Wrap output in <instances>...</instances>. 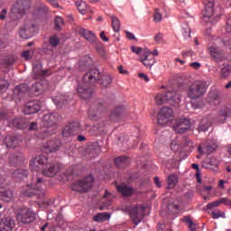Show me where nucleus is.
Here are the masks:
<instances>
[{
    "label": "nucleus",
    "instance_id": "obj_1",
    "mask_svg": "<svg viewBox=\"0 0 231 231\" xmlns=\"http://www.w3.org/2000/svg\"><path fill=\"white\" fill-rule=\"evenodd\" d=\"M155 102L157 106L163 104H170L171 106H178L181 102V95L176 90H169L165 95L158 94L155 96Z\"/></svg>",
    "mask_w": 231,
    "mask_h": 231
},
{
    "label": "nucleus",
    "instance_id": "obj_2",
    "mask_svg": "<svg viewBox=\"0 0 231 231\" xmlns=\"http://www.w3.org/2000/svg\"><path fill=\"white\" fill-rule=\"evenodd\" d=\"M16 220L21 225H30V223H33L37 218L35 212L32 210L30 208H18L14 211Z\"/></svg>",
    "mask_w": 231,
    "mask_h": 231
},
{
    "label": "nucleus",
    "instance_id": "obj_3",
    "mask_svg": "<svg viewBox=\"0 0 231 231\" xmlns=\"http://www.w3.org/2000/svg\"><path fill=\"white\" fill-rule=\"evenodd\" d=\"M207 93V83L205 81L197 80L193 82L188 88V97L190 100H198V98H201Z\"/></svg>",
    "mask_w": 231,
    "mask_h": 231
},
{
    "label": "nucleus",
    "instance_id": "obj_4",
    "mask_svg": "<svg viewBox=\"0 0 231 231\" xmlns=\"http://www.w3.org/2000/svg\"><path fill=\"white\" fill-rule=\"evenodd\" d=\"M44 180L41 178L36 180V184H30L26 186V189L23 190L24 196L27 198H32V196H37L39 199L44 198Z\"/></svg>",
    "mask_w": 231,
    "mask_h": 231
},
{
    "label": "nucleus",
    "instance_id": "obj_5",
    "mask_svg": "<svg viewBox=\"0 0 231 231\" xmlns=\"http://www.w3.org/2000/svg\"><path fill=\"white\" fill-rule=\"evenodd\" d=\"M94 181L95 178L89 175L73 182L70 188L74 192H88L93 187Z\"/></svg>",
    "mask_w": 231,
    "mask_h": 231
},
{
    "label": "nucleus",
    "instance_id": "obj_6",
    "mask_svg": "<svg viewBox=\"0 0 231 231\" xmlns=\"http://www.w3.org/2000/svg\"><path fill=\"white\" fill-rule=\"evenodd\" d=\"M204 3V12L202 14V19L205 23H211V24H215L216 19L217 16L216 13H214V0H203Z\"/></svg>",
    "mask_w": 231,
    "mask_h": 231
},
{
    "label": "nucleus",
    "instance_id": "obj_7",
    "mask_svg": "<svg viewBox=\"0 0 231 231\" xmlns=\"http://www.w3.org/2000/svg\"><path fill=\"white\" fill-rule=\"evenodd\" d=\"M123 210L124 212H126V214L130 215V218L132 219L133 223H134V225H140V223H142L145 210L143 207L128 206Z\"/></svg>",
    "mask_w": 231,
    "mask_h": 231
},
{
    "label": "nucleus",
    "instance_id": "obj_8",
    "mask_svg": "<svg viewBox=\"0 0 231 231\" xmlns=\"http://www.w3.org/2000/svg\"><path fill=\"white\" fill-rule=\"evenodd\" d=\"M42 123L46 130L43 131L46 134H54L57 131V118L53 114H46L43 116Z\"/></svg>",
    "mask_w": 231,
    "mask_h": 231
},
{
    "label": "nucleus",
    "instance_id": "obj_9",
    "mask_svg": "<svg viewBox=\"0 0 231 231\" xmlns=\"http://www.w3.org/2000/svg\"><path fill=\"white\" fill-rule=\"evenodd\" d=\"M49 159L45 155H38L30 162L31 171H35L36 172L43 171L48 166Z\"/></svg>",
    "mask_w": 231,
    "mask_h": 231
},
{
    "label": "nucleus",
    "instance_id": "obj_10",
    "mask_svg": "<svg viewBox=\"0 0 231 231\" xmlns=\"http://www.w3.org/2000/svg\"><path fill=\"white\" fill-rule=\"evenodd\" d=\"M37 32V27L33 22H27L20 27L19 35L22 39H30Z\"/></svg>",
    "mask_w": 231,
    "mask_h": 231
},
{
    "label": "nucleus",
    "instance_id": "obj_11",
    "mask_svg": "<svg viewBox=\"0 0 231 231\" xmlns=\"http://www.w3.org/2000/svg\"><path fill=\"white\" fill-rule=\"evenodd\" d=\"M190 119L189 118H180L175 121L173 125V130L180 134H183L190 130Z\"/></svg>",
    "mask_w": 231,
    "mask_h": 231
},
{
    "label": "nucleus",
    "instance_id": "obj_12",
    "mask_svg": "<svg viewBox=\"0 0 231 231\" xmlns=\"http://www.w3.org/2000/svg\"><path fill=\"white\" fill-rule=\"evenodd\" d=\"M79 133H80V123L72 122L63 128L62 136L69 138L71 136H75V134H79Z\"/></svg>",
    "mask_w": 231,
    "mask_h": 231
},
{
    "label": "nucleus",
    "instance_id": "obj_13",
    "mask_svg": "<svg viewBox=\"0 0 231 231\" xmlns=\"http://www.w3.org/2000/svg\"><path fill=\"white\" fill-rule=\"evenodd\" d=\"M174 115V110L169 106L162 107L158 115L157 122L159 125H165L168 122L171 116Z\"/></svg>",
    "mask_w": 231,
    "mask_h": 231
},
{
    "label": "nucleus",
    "instance_id": "obj_14",
    "mask_svg": "<svg viewBox=\"0 0 231 231\" xmlns=\"http://www.w3.org/2000/svg\"><path fill=\"white\" fill-rule=\"evenodd\" d=\"M98 79H100V71L94 69L85 74L83 77V83L91 86L93 84H97V82H98Z\"/></svg>",
    "mask_w": 231,
    "mask_h": 231
},
{
    "label": "nucleus",
    "instance_id": "obj_15",
    "mask_svg": "<svg viewBox=\"0 0 231 231\" xmlns=\"http://www.w3.org/2000/svg\"><path fill=\"white\" fill-rule=\"evenodd\" d=\"M62 169V164L56 162L54 164H51L50 166H47L42 171V174L44 176H47L48 178H53V176H57L59 174V171Z\"/></svg>",
    "mask_w": 231,
    "mask_h": 231
},
{
    "label": "nucleus",
    "instance_id": "obj_16",
    "mask_svg": "<svg viewBox=\"0 0 231 231\" xmlns=\"http://www.w3.org/2000/svg\"><path fill=\"white\" fill-rule=\"evenodd\" d=\"M28 10H30V0H18L13 7L14 14H26Z\"/></svg>",
    "mask_w": 231,
    "mask_h": 231
},
{
    "label": "nucleus",
    "instance_id": "obj_17",
    "mask_svg": "<svg viewBox=\"0 0 231 231\" xmlns=\"http://www.w3.org/2000/svg\"><path fill=\"white\" fill-rule=\"evenodd\" d=\"M102 111H106V105L102 103H96L88 110V116L91 120H97V116H100Z\"/></svg>",
    "mask_w": 231,
    "mask_h": 231
},
{
    "label": "nucleus",
    "instance_id": "obj_18",
    "mask_svg": "<svg viewBox=\"0 0 231 231\" xmlns=\"http://www.w3.org/2000/svg\"><path fill=\"white\" fill-rule=\"evenodd\" d=\"M15 220L12 217H5L0 221V231H13Z\"/></svg>",
    "mask_w": 231,
    "mask_h": 231
},
{
    "label": "nucleus",
    "instance_id": "obj_19",
    "mask_svg": "<svg viewBox=\"0 0 231 231\" xmlns=\"http://www.w3.org/2000/svg\"><path fill=\"white\" fill-rule=\"evenodd\" d=\"M41 111V104L37 101H30L23 107L24 115H35Z\"/></svg>",
    "mask_w": 231,
    "mask_h": 231
},
{
    "label": "nucleus",
    "instance_id": "obj_20",
    "mask_svg": "<svg viewBox=\"0 0 231 231\" xmlns=\"http://www.w3.org/2000/svg\"><path fill=\"white\" fill-rule=\"evenodd\" d=\"M208 51L216 62H220V60H223L224 53L223 50H221L219 46L213 44L208 48Z\"/></svg>",
    "mask_w": 231,
    "mask_h": 231
},
{
    "label": "nucleus",
    "instance_id": "obj_21",
    "mask_svg": "<svg viewBox=\"0 0 231 231\" xmlns=\"http://www.w3.org/2000/svg\"><path fill=\"white\" fill-rule=\"evenodd\" d=\"M213 122H214V117L212 116L209 115V116H204L199 125V127H198L199 133H205L208 131V127L212 125Z\"/></svg>",
    "mask_w": 231,
    "mask_h": 231
},
{
    "label": "nucleus",
    "instance_id": "obj_22",
    "mask_svg": "<svg viewBox=\"0 0 231 231\" xmlns=\"http://www.w3.org/2000/svg\"><path fill=\"white\" fill-rule=\"evenodd\" d=\"M206 100L209 106H217L221 103V93L217 90H212L208 93Z\"/></svg>",
    "mask_w": 231,
    "mask_h": 231
},
{
    "label": "nucleus",
    "instance_id": "obj_23",
    "mask_svg": "<svg viewBox=\"0 0 231 231\" xmlns=\"http://www.w3.org/2000/svg\"><path fill=\"white\" fill-rule=\"evenodd\" d=\"M79 33L83 37V39H86V41L90 42V44H95V42H97V35H95V32L92 31L79 28Z\"/></svg>",
    "mask_w": 231,
    "mask_h": 231
},
{
    "label": "nucleus",
    "instance_id": "obj_24",
    "mask_svg": "<svg viewBox=\"0 0 231 231\" xmlns=\"http://www.w3.org/2000/svg\"><path fill=\"white\" fill-rule=\"evenodd\" d=\"M217 149V143H212L208 140L206 143L204 144V150L203 147L199 146V154H212V152H215L216 150Z\"/></svg>",
    "mask_w": 231,
    "mask_h": 231
},
{
    "label": "nucleus",
    "instance_id": "obj_25",
    "mask_svg": "<svg viewBox=\"0 0 231 231\" xmlns=\"http://www.w3.org/2000/svg\"><path fill=\"white\" fill-rule=\"evenodd\" d=\"M78 93L80 98H83L84 100H88V98H91V97L93 96V88H86L82 85H79Z\"/></svg>",
    "mask_w": 231,
    "mask_h": 231
},
{
    "label": "nucleus",
    "instance_id": "obj_26",
    "mask_svg": "<svg viewBox=\"0 0 231 231\" xmlns=\"http://www.w3.org/2000/svg\"><path fill=\"white\" fill-rule=\"evenodd\" d=\"M140 62H142L145 68L152 69V66L156 64V59L149 58V55L144 53L143 56L140 58Z\"/></svg>",
    "mask_w": 231,
    "mask_h": 231
},
{
    "label": "nucleus",
    "instance_id": "obj_27",
    "mask_svg": "<svg viewBox=\"0 0 231 231\" xmlns=\"http://www.w3.org/2000/svg\"><path fill=\"white\" fill-rule=\"evenodd\" d=\"M13 125L17 129H26L30 125V120L26 118H15L13 120Z\"/></svg>",
    "mask_w": 231,
    "mask_h": 231
},
{
    "label": "nucleus",
    "instance_id": "obj_28",
    "mask_svg": "<svg viewBox=\"0 0 231 231\" xmlns=\"http://www.w3.org/2000/svg\"><path fill=\"white\" fill-rule=\"evenodd\" d=\"M0 199L2 201H14V191L12 189H2L0 191Z\"/></svg>",
    "mask_w": 231,
    "mask_h": 231
},
{
    "label": "nucleus",
    "instance_id": "obj_29",
    "mask_svg": "<svg viewBox=\"0 0 231 231\" xmlns=\"http://www.w3.org/2000/svg\"><path fill=\"white\" fill-rule=\"evenodd\" d=\"M117 189V191L122 195V196H125V197H127V196H133V193L134 192V189L125 184L124 185H119L116 187Z\"/></svg>",
    "mask_w": 231,
    "mask_h": 231
},
{
    "label": "nucleus",
    "instance_id": "obj_30",
    "mask_svg": "<svg viewBox=\"0 0 231 231\" xmlns=\"http://www.w3.org/2000/svg\"><path fill=\"white\" fill-rule=\"evenodd\" d=\"M9 160L10 165H12L13 167H21V165L24 163V158L21 154L12 155L9 157Z\"/></svg>",
    "mask_w": 231,
    "mask_h": 231
},
{
    "label": "nucleus",
    "instance_id": "obj_31",
    "mask_svg": "<svg viewBox=\"0 0 231 231\" xmlns=\"http://www.w3.org/2000/svg\"><path fill=\"white\" fill-rule=\"evenodd\" d=\"M30 87H28L27 84H21L14 88V95H16L17 97H23V95H26V93H28Z\"/></svg>",
    "mask_w": 231,
    "mask_h": 231
},
{
    "label": "nucleus",
    "instance_id": "obj_32",
    "mask_svg": "<svg viewBox=\"0 0 231 231\" xmlns=\"http://www.w3.org/2000/svg\"><path fill=\"white\" fill-rule=\"evenodd\" d=\"M130 162L131 160L129 159V157L120 156L116 159L115 163L116 167H117L118 169H124L127 167V165H129Z\"/></svg>",
    "mask_w": 231,
    "mask_h": 231
},
{
    "label": "nucleus",
    "instance_id": "obj_33",
    "mask_svg": "<svg viewBox=\"0 0 231 231\" xmlns=\"http://www.w3.org/2000/svg\"><path fill=\"white\" fill-rule=\"evenodd\" d=\"M230 116H231V109L228 107H226L219 112L217 122H219V124H223L227 118H230Z\"/></svg>",
    "mask_w": 231,
    "mask_h": 231
},
{
    "label": "nucleus",
    "instance_id": "obj_34",
    "mask_svg": "<svg viewBox=\"0 0 231 231\" xmlns=\"http://www.w3.org/2000/svg\"><path fill=\"white\" fill-rule=\"evenodd\" d=\"M124 111H125L124 106H117L111 113L110 118L112 120H118L122 116V115H124Z\"/></svg>",
    "mask_w": 231,
    "mask_h": 231
},
{
    "label": "nucleus",
    "instance_id": "obj_35",
    "mask_svg": "<svg viewBox=\"0 0 231 231\" xmlns=\"http://www.w3.org/2000/svg\"><path fill=\"white\" fill-rule=\"evenodd\" d=\"M76 6L79 14H81V15H86L88 12H91V10H89V7H88V4L85 1L81 0V1L76 2Z\"/></svg>",
    "mask_w": 231,
    "mask_h": 231
},
{
    "label": "nucleus",
    "instance_id": "obj_36",
    "mask_svg": "<svg viewBox=\"0 0 231 231\" xmlns=\"http://www.w3.org/2000/svg\"><path fill=\"white\" fill-rule=\"evenodd\" d=\"M113 83V78L109 75H103L101 76L99 84L102 88H109Z\"/></svg>",
    "mask_w": 231,
    "mask_h": 231
},
{
    "label": "nucleus",
    "instance_id": "obj_37",
    "mask_svg": "<svg viewBox=\"0 0 231 231\" xmlns=\"http://www.w3.org/2000/svg\"><path fill=\"white\" fill-rule=\"evenodd\" d=\"M111 218V215L106 212L98 213L93 217V221L97 223H104V221H108Z\"/></svg>",
    "mask_w": 231,
    "mask_h": 231
},
{
    "label": "nucleus",
    "instance_id": "obj_38",
    "mask_svg": "<svg viewBox=\"0 0 231 231\" xmlns=\"http://www.w3.org/2000/svg\"><path fill=\"white\" fill-rule=\"evenodd\" d=\"M32 77L35 80H39V79H42V65H35L32 66Z\"/></svg>",
    "mask_w": 231,
    "mask_h": 231
},
{
    "label": "nucleus",
    "instance_id": "obj_39",
    "mask_svg": "<svg viewBox=\"0 0 231 231\" xmlns=\"http://www.w3.org/2000/svg\"><path fill=\"white\" fill-rule=\"evenodd\" d=\"M43 89L44 88H42V81H41L33 84L31 88V91H32V94L34 95V97H39V95L42 93Z\"/></svg>",
    "mask_w": 231,
    "mask_h": 231
},
{
    "label": "nucleus",
    "instance_id": "obj_40",
    "mask_svg": "<svg viewBox=\"0 0 231 231\" xmlns=\"http://www.w3.org/2000/svg\"><path fill=\"white\" fill-rule=\"evenodd\" d=\"M45 149H49L50 152H56V151H59V147H60V141H51L47 146H44Z\"/></svg>",
    "mask_w": 231,
    "mask_h": 231
},
{
    "label": "nucleus",
    "instance_id": "obj_41",
    "mask_svg": "<svg viewBox=\"0 0 231 231\" xmlns=\"http://www.w3.org/2000/svg\"><path fill=\"white\" fill-rule=\"evenodd\" d=\"M178 185V175L171 174L168 177V187L167 189H174Z\"/></svg>",
    "mask_w": 231,
    "mask_h": 231
},
{
    "label": "nucleus",
    "instance_id": "obj_42",
    "mask_svg": "<svg viewBox=\"0 0 231 231\" xmlns=\"http://www.w3.org/2000/svg\"><path fill=\"white\" fill-rule=\"evenodd\" d=\"M15 142H17L16 138L10 135L5 140L7 149H15Z\"/></svg>",
    "mask_w": 231,
    "mask_h": 231
},
{
    "label": "nucleus",
    "instance_id": "obj_43",
    "mask_svg": "<svg viewBox=\"0 0 231 231\" xmlns=\"http://www.w3.org/2000/svg\"><path fill=\"white\" fill-rule=\"evenodd\" d=\"M111 19H112V28L114 32L118 33V32H120V20L115 15H112Z\"/></svg>",
    "mask_w": 231,
    "mask_h": 231
},
{
    "label": "nucleus",
    "instance_id": "obj_44",
    "mask_svg": "<svg viewBox=\"0 0 231 231\" xmlns=\"http://www.w3.org/2000/svg\"><path fill=\"white\" fill-rule=\"evenodd\" d=\"M64 26V20L61 17L58 16L54 20V28L57 32H60Z\"/></svg>",
    "mask_w": 231,
    "mask_h": 231
},
{
    "label": "nucleus",
    "instance_id": "obj_45",
    "mask_svg": "<svg viewBox=\"0 0 231 231\" xmlns=\"http://www.w3.org/2000/svg\"><path fill=\"white\" fill-rule=\"evenodd\" d=\"M231 73V66L230 64H225L224 67L221 69V77L222 79H226L228 75Z\"/></svg>",
    "mask_w": 231,
    "mask_h": 231
},
{
    "label": "nucleus",
    "instance_id": "obj_46",
    "mask_svg": "<svg viewBox=\"0 0 231 231\" xmlns=\"http://www.w3.org/2000/svg\"><path fill=\"white\" fill-rule=\"evenodd\" d=\"M14 178H19L20 180H23V178H26L28 176V171L26 170H16L14 172Z\"/></svg>",
    "mask_w": 231,
    "mask_h": 231
},
{
    "label": "nucleus",
    "instance_id": "obj_47",
    "mask_svg": "<svg viewBox=\"0 0 231 231\" xmlns=\"http://www.w3.org/2000/svg\"><path fill=\"white\" fill-rule=\"evenodd\" d=\"M190 27L189 26V23H185L183 26H182V30H181V32H182V35L184 37V39H189L190 37Z\"/></svg>",
    "mask_w": 231,
    "mask_h": 231
},
{
    "label": "nucleus",
    "instance_id": "obj_48",
    "mask_svg": "<svg viewBox=\"0 0 231 231\" xmlns=\"http://www.w3.org/2000/svg\"><path fill=\"white\" fill-rule=\"evenodd\" d=\"M49 43L51 44V46H52V48H57V46L60 44V40L59 39V36L53 35L51 36Z\"/></svg>",
    "mask_w": 231,
    "mask_h": 231
},
{
    "label": "nucleus",
    "instance_id": "obj_49",
    "mask_svg": "<svg viewBox=\"0 0 231 231\" xmlns=\"http://www.w3.org/2000/svg\"><path fill=\"white\" fill-rule=\"evenodd\" d=\"M8 86H10L8 80L0 78V94L6 91L8 89Z\"/></svg>",
    "mask_w": 231,
    "mask_h": 231
},
{
    "label": "nucleus",
    "instance_id": "obj_50",
    "mask_svg": "<svg viewBox=\"0 0 231 231\" xmlns=\"http://www.w3.org/2000/svg\"><path fill=\"white\" fill-rule=\"evenodd\" d=\"M211 216L213 219H219V217H225V212L216 209L215 211L211 212Z\"/></svg>",
    "mask_w": 231,
    "mask_h": 231
},
{
    "label": "nucleus",
    "instance_id": "obj_51",
    "mask_svg": "<svg viewBox=\"0 0 231 231\" xmlns=\"http://www.w3.org/2000/svg\"><path fill=\"white\" fill-rule=\"evenodd\" d=\"M162 15L160 9H155L153 14V21L154 23H162Z\"/></svg>",
    "mask_w": 231,
    "mask_h": 231
},
{
    "label": "nucleus",
    "instance_id": "obj_52",
    "mask_svg": "<svg viewBox=\"0 0 231 231\" xmlns=\"http://www.w3.org/2000/svg\"><path fill=\"white\" fill-rule=\"evenodd\" d=\"M183 220L188 223L189 231H196V224L189 217H184Z\"/></svg>",
    "mask_w": 231,
    "mask_h": 231
},
{
    "label": "nucleus",
    "instance_id": "obj_53",
    "mask_svg": "<svg viewBox=\"0 0 231 231\" xmlns=\"http://www.w3.org/2000/svg\"><path fill=\"white\" fill-rule=\"evenodd\" d=\"M4 64L5 66H14L15 64V57L10 56L5 58Z\"/></svg>",
    "mask_w": 231,
    "mask_h": 231
},
{
    "label": "nucleus",
    "instance_id": "obj_54",
    "mask_svg": "<svg viewBox=\"0 0 231 231\" xmlns=\"http://www.w3.org/2000/svg\"><path fill=\"white\" fill-rule=\"evenodd\" d=\"M81 62H85V66H91V64H93V60L89 56H85L83 60H81Z\"/></svg>",
    "mask_w": 231,
    "mask_h": 231
},
{
    "label": "nucleus",
    "instance_id": "obj_55",
    "mask_svg": "<svg viewBox=\"0 0 231 231\" xmlns=\"http://www.w3.org/2000/svg\"><path fill=\"white\" fill-rule=\"evenodd\" d=\"M29 131H37L39 125L37 124V122H30L29 121Z\"/></svg>",
    "mask_w": 231,
    "mask_h": 231
},
{
    "label": "nucleus",
    "instance_id": "obj_56",
    "mask_svg": "<svg viewBox=\"0 0 231 231\" xmlns=\"http://www.w3.org/2000/svg\"><path fill=\"white\" fill-rule=\"evenodd\" d=\"M6 14H8V10L6 9L0 10V21H5V19H6Z\"/></svg>",
    "mask_w": 231,
    "mask_h": 231
},
{
    "label": "nucleus",
    "instance_id": "obj_57",
    "mask_svg": "<svg viewBox=\"0 0 231 231\" xmlns=\"http://www.w3.org/2000/svg\"><path fill=\"white\" fill-rule=\"evenodd\" d=\"M131 50L133 53H135L136 55H140V53H142V47L132 46Z\"/></svg>",
    "mask_w": 231,
    "mask_h": 231
},
{
    "label": "nucleus",
    "instance_id": "obj_58",
    "mask_svg": "<svg viewBox=\"0 0 231 231\" xmlns=\"http://www.w3.org/2000/svg\"><path fill=\"white\" fill-rule=\"evenodd\" d=\"M169 208H172L173 212H175V214H178L180 212V206L176 205V204H171L169 206Z\"/></svg>",
    "mask_w": 231,
    "mask_h": 231
},
{
    "label": "nucleus",
    "instance_id": "obj_59",
    "mask_svg": "<svg viewBox=\"0 0 231 231\" xmlns=\"http://www.w3.org/2000/svg\"><path fill=\"white\" fill-rule=\"evenodd\" d=\"M22 57H23V59H25V60H30V59H32V56L30 55V51H24L22 53Z\"/></svg>",
    "mask_w": 231,
    "mask_h": 231
},
{
    "label": "nucleus",
    "instance_id": "obj_60",
    "mask_svg": "<svg viewBox=\"0 0 231 231\" xmlns=\"http://www.w3.org/2000/svg\"><path fill=\"white\" fill-rule=\"evenodd\" d=\"M190 68H193V69H199L201 68V63L195 61L189 64Z\"/></svg>",
    "mask_w": 231,
    "mask_h": 231
},
{
    "label": "nucleus",
    "instance_id": "obj_61",
    "mask_svg": "<svg viewBox=\"0 0 231 231\" xmlns=\"http://www.w3.org/2000/svg\"><path fill=\"white\" fill-rule=\"evenodd\" d=\"M55 102L57 107H62L64 106V101L60 100V97H56Z\"/></svg>",
    "mask_w": 231,
    "mask_h": 231
},
{
    "label": "nucleus",
    "instance_id": "obj_62",
    "mask_svg": "<svg viewBox=\"0 0 231 231\" xmlns=\"http://www.w3.org/2000/svg\"><path fill=\"white\" fill-rule=\"evenodd\" d=\"M220 203H223L224 205L230 206L231 205V200L226 198H222L220 199Z\"/></svg>",
    "mask_w": 231,
    "mask_h": 231
},
{
    "label": "nucleus",
    "instance_id": "obj_63",
    "mask_svg": "<svg viewBox=\"0 0 231 231\" xmlns=\"http://www.w3.org/2000/svg\"><path fill=\"white\" fill-rule=\"evenodd\" d=\"M226 31L227 33H231V20L227 19L226 24Z\"/></svg>",
    "mask_w": 231,
    "mask_h": 231
},
{
    "label": "nucleus",
    "instance_id": "obj_64",
    "mask_svg": "<svg viewBox=\"0 0 231 231\" xmlns=\"http://www.w3.org/2000/svg\"><path fill=\"white\" fill-rule=\"evenodd\" d=\"M51 75V70L46 69V70H42V77H50Z\"/></svg>",
    "mask_w": 231,
    "mask_h": 231
}]
</instances>
